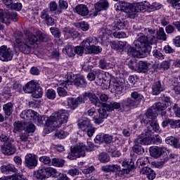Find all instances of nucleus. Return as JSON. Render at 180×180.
Returning a JSON list of instances; mask_svg holds the SVG:
<instances>
[{"mask_svg":"<svg viewBox=\"0 0 180 180\" xmlns=\"http://www.w3.org/2000/svg\"><path fill=\"white\" fill-rule=\"evenodd\" d=\"M37 177L39 179L49 178V167H39L37 171Z\"/></svg>","mask_w":180,"mask_h":180,"instance_id":"nucleus-32","label":"nucleus"},{"mask_svg":"<svg viewBox=\"0 0 180 180\" xmlns=\"http://www.w3.org/2000/svg\"><path fill=\"white\" fill-rule=\"evenodd\" d=\"M127 26V21L118 20L114 24L115 30H122V29H126Z\"/></svg>","mask_w":180,"mask_h":180,"instance_id":"nucleus-49","label":"nucleus"},{"mask_svg":"<svg viewBox=\"0 0 180 180\" xmlns=\"http://www.w3.org/2000/svg\"><path fill=\"white\" fill-rule=\"evenodd\" d=\"M172 110H174L176 117H180V108L178 106V104L174 103L172 104Z\"/></svg>","mask_w":180,"mask_h":180,"instance_id":"nucleus-64","label":"nucleus"},{"mask_svg":"<svg viewBox=\"0 0 180 180\" xmlns=\"http://www.w3.org/2000/svg\"><path fill=\"white\" fill-rule=\"evenodd\" d=\"M48 175L49 178L50 176H53V178H60L63 174L60 173L57 169L53 168V167H48Z\"/></svg>","mask_w":180,"mask_h":180,"instance_id":"nucleus-48","label":"nucleus"},{"mask_svg":"<svg viewBox=\"0 0 180 180\" xmlns=\"http://www.w3.org/2000/svg\"><path fill=\"white\" fill-rule=\"evenodd\" d=\"M68 105L70 106V109H77V108H78V105H79V100H78V98H68Z\"/></svg>","mask_w":180,"mask_h":180,"instance_id":"nucleus-43","label":"nucleus"},{"mask_svg":"<svg viewBox=\"0 0 180 180\" xmlns=\"http://www.w3.org/2000/svg\"><path fill=\"white\" fill-rule=\"evenodd\" d=\"M25 167L33 169L35 167H37V156L33 153H28L25 155Z\"/></svg>","mask_w":180,"mask_h":180,"instance_id":"nucleus-12","label":"nucleus"},{"mask_svg":"<svg viewBox=\"0 0 180 180\" xmlns=\"http://www.w3.org/2000/svg\"><path fill=\"white\" fill-rule=\"evenodd\" d=\"M107 110L108 112H112L114 109H120V106H122V103L117 102H111L109 104L106 103Z\"/></svg>","mask_w":180,"mask_h":180,"instance_id":"nucleus-50","label":"nucleus"},{"mask_svg":"<svg viewBox=\"0 0 180 180\" xmlns=\"http://www.w3.org/2000/svg\"><path fill=\"white\" fill-rule=\"evenodd\" d=\"M143 99H144L143 95L137 91H133L131 94V98H127L122 101V108L127 112L137 108Z\"/></svg>","mask_w":180,"mask_h":180,"instance_id":"nucleus-2","label":"nucleus"},{"mask_svg":"<svg viewBox=\"0 0 180 180\" xmlns=\"http://www.w3.org/2000/svg\"><path fill=\"white\" fill-rule=\"evenodd\" d=\"M55 116H56L58 124L61 126V124L67 123V122H68V117L70 116V114L66 110H60L59 111L55 112Z\"/></svg>","mask_w":180,"mask_h":180,"instance_id":"nucleus-16","label":"nucleus"},{"mask_svg":"<svg viewBox=\"0 0 180 180\" xmlns=\"http://www.w3.org/2000/svg\"><path fill=\"white\" fill-rule=\"evenodd\" d=\"M155 109H156V112L158 113V110H165L167 108V104L164 103H156L153 105Z\"/></svg>","mask_w":180,"mask_h":180,"instance_id":"nucleus-59","label":"nucleus"},{"mask_svg":"<svg viewBox=\"0 0 180 180\" xmlns=\"http://www.w3.org/2000/svg\"><path fill=\"white\" fill-rule=\"evenodd\" d=\"M84 143H79L75 146L70 147V152L68 153L67 158L69 160H77L80 157H85V150H84Z\"/></svg>","mask_w":180,"mask_h":180,"instance_id":"nucleus-7","label":"nucleus"},{"mask_svg":"<svg viewBox=\"0 0 180 180\" xmlns=\"http://www.w3.org/2000/svg\"><path fill=\"white\" fill-rule=\"evenodd\" d=\"M17 47L22 54H30L32 53V46L27 41L22 42L21 44L17 45Z\"/></svg>","mask_w":180,"mask_h":180,"instance_id":"nucleus-21","label":"nucleus"},{"mask_svg":"<svg viewBox=\"0 0 180 180\" xmlns=\"http://www.w3.org/2000/svg\"><path fill=\"white\" fill-rule=\"evenodd\" d=\"M1 172L2 174H6L7 172H18V169L15 168V166L12 164L8 163L7 161L3 162V165L1 167Z\"/></svg>","mask_w":180,"mask_h":180,"instance_id":"nucleus-22","label":"nucleus"},{"mask_svg":"<svg viewBox=\"0 0 180 180\" xmlns=\"http://www.w3.org/2000/svg\"><path fill=\"white\" fill-rule=\"evenodd\" d=\"M78 127L79 130L86 133L88 137H92L94 134H95V131H96V128L92 126L91 123V120L86 117H82L78 121Z\"/></svg>","mask_w":180,"mask_h":180,"instance_id":"nucleus-5","label":"nucleus"},{"mask_svg":"<svg viewBox=\"0 0 180 180\" xmlns=\"http://www.w3.org/2000/svg\"><path fill=\"white\" fill-rule=\"evenodd\" d=\"M24 34L26 37L25 40H27L29 44H34L39 40L37 37H36V35L29 30H25Z\"/></svg>","mask_w":180,"mask_h":180,"instance_id":"nucleus-29","label":"nucleus"},{"mask_svg":"<svg viewBox=\"0 0 180 180\" xmlns=\"http://www.w3.org/2000/svg\"><path fill=\"white\" fill-rule=\"evenodd\" d=\"M163 91H165V86H164V84H161V82H155L152 85L153 95H160Z\"/></svg>","mask_w":180,"mask_h":180,"instance_id":"nucleus-23","label":"nucleus"},{"mask_svg":"<svg viewBox=\"0 0 180 180\" xmlns=\"http://www.w3.org/2000/svg\"><path fill=\"white\" fill-rule=\"evenodd\" d=\"M150 67V63L144 61H139L137 64L138 72H147Z\"/></svg>","mask_w":180,"mask_h":180,"instance_id":"nucleus-34","label":"nucleus"},{"mask_svg":"<svg viewBox=\"0 0 180 180\" xmlns=\"http://www.w3.org/2000/svg\"><path fill=\"white\" fill-rule=\"evenodd\" d=\"M30 136L27 132L20 133L19 135L20 140L17 141L18 144L22 146L23 148H26L27 143L30 141Z\"/></svg>","mask_w":180,"mask_h":180,"instance_id":"nucleus-20","label":"nucleus"},{"mask_svg":"<svg viewBox=\"0 0 180 180\" xmlns=\"http://www.w3.org/2000/svg\"><path fill=\"white\" fill-rule=\"evenodd\" d=\"M102 51L101 46L92 45L91 48L88 50L87 54H99Z\"/></svg>","mask_w":180,"mask_h":180,"instance_id":"nucleus-56","label":"nucleus"},{"mask_svg":"<svg viewBox=\"0 0 180 180\" xmlns=\"http://www.w3.org/2000/svg\"><path fill=\"white\" fill-rule=\"evenodd\" d=\"M98 39L95 37H90L87 38L86 40H84L82 42V46L86 51V54H88V50H91L92 46L98 44Z\"/></svg>","mask_w":180,"mask_h":180,"instance_id":"nucleus-14","label":"nucleus"},{"mask_svg":"<svg viewBox=\"0 0 180 180\" xmlns=\"http://www.w3.org/2000/svg\"><path fill=\"white\" fill-rule=\"evenodd\" d=\"M171 89L176 95H180V82H174L171 85Z\"/></svg>","mask_w":180,"mask_h":180,"instance_id":"nucleus-55","label":"nucleus"},{"mask_svg":"<svg viewBox=\"0 0 180 180\" xmlns=\"http://www.w3.org/2000/svg\"><path fill=\"white\" fill-rule=\"evenodd\" d=\"M134 46L136 49H140V51L142 54L147 56V54H150L151 46L153 45L148 44V38L146 35H141L134 41Z\"/></svg>","mask_w":180,"mask_h":180,"instance_id":"nucleus-3","label":"nucleus"},{"mask_svg":"<svg viewBox=\"0 0 180 180\" xmlns=\"http://www.w3.org/2000/svg\"><path fill=\"white\" fill-rule=\"evenodd\" d=\"M63 33L66 36V34H69L72 36V37H77L78 32L74 30V28H71L69 27H66L63 29Z\"/></svg>","mask_w":180,"mask_h":180,"instance_id":"nucleus-45","label":"nucleus"},{"mask_svg":"<svg viewBox=\"0 0 180 180\" xmlns=\"http://www.w3.org/2000/svg\"><path fill=\"white\" fill-rule=\"evenodd\" d=\"M59 13L61 15L63 11H65L68 8V3L65 0H59L58 5Z\"/></svg>","mask_w":180,"mask_h":180,"instance_id":"nucleus-54","label":"nucleus"},{"mask_svg":"<svg viewBox=\"0 0 180 180\" xmlns=\"http://www.w3.org/2000/svg\"><path fill=\"white\" fill-rule=\"evenodd\" d=\"M75 12L80 16H88L89 13V9L88 6L84 4H79L75 7Z\"/></svg>","mask_w":180,"mask_h":180,"instance_id":"nucleus-26","label":"nucleus"},{"mask_svg":"<svg viewBox=\"0 0 180 180\" xmlns=\"http://www.w3.org/2000/svg\"><path fill=\"white\" fill-rule=\"evenodd\" d=\"M14 130L15 131H23L26 129V122H20L19 121L14 122Z\"/></svg>","mask_w":180,"mask_h":180,"instance_id":"nucleus-47","label":"nucleus"},{"mask_svg":"<svg viewBox=\"0 0 180 180\" xmlns=\"http://www.w3.org/2000/svg\"><path fill=\"white\" fill-rule=\"evenodd\" d=\"M156 40H162L163 41H166L167 40V34H165V31H164L163 27H160L158 30L156 32Z\"/></svg>","mask_w":180,"mask_h":180,"instance_id":"nucleus-42","label":"nucleus"},{"mask_svg":"<svg viewBox=\"0 0 180 180\" xmlns=\"http://www.w3.org/2000/svg\"><path fill=\"white\" fill-rule=\"evenodd\" d=\"M18 17V13L16 12H11L9 10H4L0 8V22L1 23H5V25H11V21L16 22V18ZM5 26L0 23V30H4Z\"/></svg>","mask_w":180,"mask_h":180,"instance_id":"nucleus-4","label":"nucleus"},{"mask_svg":"<svg viewBox=\"0 0 180 180\" xmlns=\"http://www.w3.org/2000/svg\"><path fill=\"white\" fill-rule=\"evenodd\" d=\"M15 140L13 138H11L9 136H8V134L5 132H2L0 135V141H2L3 143H9L11 141Z\"/></svg>","mask_w":180,"mask_h":180,"instance_id":"nucleus-57","label":"nucleus"},{"mask_svg":"<svg viewBox=\"0 0 180 180\" xmlns=\"http://www.w3.org/2000/svg\"><path fill=\"white\" fill-rule=\"evenodd\" d=\"M46 97L48 99H51L53 101V99H56V91L54 89H48L46 91Z\"/></svg>","mask_w":180,"mask_h":180,"instance_id":"nucleus-62","label":"nucleus"},{"mask_svg":"<svg viewBox=\"0 0 180 180\" xmlns=\"http://www.w3.org/2000/svg\"><path fill=\"white\" fill-rule=\"evenodd\" d=\"M64 88L67 87L62 86L60 83V87L57 89L58 96H62L63 98H64V96H67V91L64 89Z\"/></svg>","mask_w":180,"mask_h":180,"instance_id":"nucleus-63","label":"nucleus"},{"mask_svg":"<svg viewBox=\"0 0 180 180\" xmlns=\"http://www.w3.org/2000/svg\"><path fill=\"white\" fill-rule=\"evenodd\" d=\"M165 141L167 144H170V146H173L174 148H179L180 147L179 139L174 136H168L167 138H166Z\"/></svg>","mask_w":180,"mask_h":180,"instance_id":"nucleus-33","label":"nucleus"},{"mask_svg":"<svg viewBox=\"0 0 180 180\" xmlns=\"http://www.w3.org/2000/svg\"><path fill=\"white\" fill-rule=\"evenodd\" d=\"M127 54L130 57H136L137 58H140L144 56V53L140 51V49L137 51L136 48L130 46L127 49Z\"/></svg>","mask_w":180,"mask_h":180,"instance_id":"nucleus-30","label":"nucleus"},{"mask_svg":"<svg viewBox=\"0 0 180 180\" xmlns=\"http://www.w3.org/2000/svg\"><path fill=\"white\" fill-rule=\"evenodd\" d=\"M49 8L44 9L40 13V18L47 26H54V18L49 14Z\"/></svg>","mask_w":180,"mask_h":180,"instance_id":"nucleus-17","label":"nucleus"},{"mask_svg":"<svg viewBox=\"0 0 180 180\" xmlns=\"http://www.w3.org/2000/svg\"><path fill=\"white\" fill-rule=\"evenodd\" d=\"M37 36L41 41H44V43L49 41V36L41 33L40 31L37 32Z\"/></svg>","mask_w":180,"mask_h":180,"instance_id":"nucleus-61","label":"nucleus"},{"mask_svg":"<svg viewBox=\"0 0 180 180\" xmlns=\"http://www.w3.org/2000/svg\"><path fill=\"white\" fill-rule=\"evenodd\" d=\"M63 53L64 54H67L68 57H74L75 56V48L74 46L72 45H67L63 49Z\"/></svg>","mask_w":180,"mask_h":180,"instance_id":"nucleus-40","label":"nucleus"},{"mask_svg":"<svg viewBox=\"0 0 180 180\" xmlns=\"http://www.w3.org/2000/svg\"><path fill=\"white\" fill-rule=\"evenodd\" d=\"M136 12H148V6H146L143 3H136L133 6L131 5L129 13H136Z\"/></svg>","mask_w":180,"mask_h":180,"instance_id":"nucleus-18","label":"nucleus"},{"mask_svg":"<svg viewBox=\"0 0 180 180\" xmlns=\"http://www.w3.org/2000/svg\"><path fill=\"white\" fill-rule=\"evenodd\" d=\"M14 37L17 46H19V44H21L22 43H24L27 41L26 39H25L23 37V32L20 31L15 32L14 33Z\"/></svg>","mask_w":180,"mask_h":180,"instance_id":"nucleus-35","label":"nucleus"},{"mask_svg":"<svg viewBox=\"0 0 180 180\" xmlns=\"http://www.w3.org/2000/svg\"><path fill=\"white\" fill-rule=\"evenodd\" d=\"M134 146L132 147V150L134 153L138 154L139 155H141V154L144 153V148L141 146H149L151 144V141L146 139L142 135H139L134 141Z\"/></svg>","mask_w":180,"mask_h":180,"instance_id":"nucleus-6","label":"nucleus"},{"mask_svg":"<svg viewBox=\"0 0 180 180\" xmlns=\"http://www.w3.org/2000/svg\"><path fill=\"white\" fill-rule=\"evenodd\" d=\"M146 115L148 119H150L151 121L155 120L157 117H158V112H157V109L155 108V107L151 106L148 108V111L146 113Z\"/></svg>","mask_w":180,"mask_h":180,"instance_id":"nucleus-31","label":"nucleus"},{"mask_svg":"<svg viewBox=\"0 0 180 180\" xmlns=\"http://www.w3.org/2000/svg\"><path fill=\"white\" fill-rule=\"evenodd\" d=\"M65 162L63 160H60L57 158L52 159V165L54 167H63Z\"/></svg>","mask_w":180,"mask_h":180,"instance_id":"nucleus-60","label":"nucleus"},{"mask_svg":"<svg viewBox=\"0 0 180 180\" xmlns=\"http://www.w3.org/2000/svg\"><path fill=\"white\" fill-rule=\"evenodd\" d=\"M37 115V112L33 110H27L21 112L20 117L22 119H25V120H34Z\"/></svg>","mask_w":180,"mask_h":180,"instance_id":"nucleus-24","label":"nucleus"},{"mask_svg":"<svg viewBox=\"0 0 180 180\" xmlns=\"http://www.w3.org/2000/svg\"><path fill=\"white\" fill-rule=\"evenodd\" d=\"M149 151L151 157L159 158V157H161L162 154H165V151H167V149L165 148L155 146L154 148H150Z\"/></svg>","mask_w":180,"mask_h":180,"instance_id":"nucleus-19","label":"nucleus"},{"mask_svg":"<svg viewBox=\"0 0 180 180\" xmlns=\"http://www.w3.org/2000/svg\"><path fill=\"white\" fill-rule=\"evenodd\" d=\"M122 167H124L123 169L125 174H129L130 171H132L134 169V168H136L134 166V162H132L131 160L130 162H123Z\"/></svg>","mask_w":180,"mask_h":180,"instance_id":"nucleus-37","label":"nucleus"},{"mask_svg":"<svg viewBox=\"0 0 180 180\" xmlns=\"http://www.w3.org/2000/svg\"><path fill=\"white\" fill-rule=\"evenodd\" d=\"M49 11L51 12V13H54V15H60L58 4H57L56 1H51L49 4Z\"/></svg>","mask_w":180,"mask_h":180,"instance_id":"nucleus-39","label":"nucleus"},{"mask_svg":"<svg viewBox=\"0 0 180 180\" xmlns=\"http://www.w3.org/2000/svg\"><path fill=\"white\" fill-rule=\"evenodd\" d=\"M25 133H27V134H30V133H34V130H36V127L33 123L30 122H25Z\"/></svg>","mask_w":180,"mask_h":180,"instance_id":"nucleus-52","label":"nucleus"},{"mask_svg":"<svg viewBox=\"0 0 180 180\" xmlns=\"http://www.w3.org/2000/svg\"><path fill=\"white\" fill-rule=\"evenodd\" d=\"M13 143H15V140L6 142L1 146V153L4 155H13L16 153V147Z\"/></svg>","mask_w":180,"mask_h":180,"instance_id":"nucleus-11","label":"nucleus"},{"mask_svg":"<svg viewBox=\"0 0 180 180\" xmlns=\"http://www.w3.org/2000/svg\"><path fill=\"white\" fill-rule=\"evenodd\" d=\"M67 136H68V132L61 129L57 130L55 133V136L58 137V139H60V140L65 139Z\"/></svg>","mask_w":180,"mask_h":180,"instance_id":"nucleus-58","label":"nucleus"},{"mask_svg":"<svg viewBox=\"0 0 180 180\" xmlns=\"http://www.w3.org/2000/svg\"><path fill=\"white\" fill-rule=\"evenodd\" d=\"M13 58V51L8 46L3 45L0 47V60L1 61H12Z\"/></svg>","mask_w":180,"mask_h":180,"instance_id":"nucleus-10","label":"nucleus"},{"mask_svg":"<svg viewBox=\"0 0 180 180\" xmlns=\"http://www.w3.org/2000/svg\"><path fill=\"white\" fill-rule=\"evenodd\" d=\"M3 110L6 116H11L13 112V104L12 103H7L3 105Z\"/></svg>","mask_w":180,"mask_h":180,"instance_id":"nucleus-46","label":"nucleus"},{"mask_svg":"<svg viewBox=\"0 0 180 180\" xmlns=\"http://www.w3.org/2000/svg\"><path fill=\"white\" fill-rule=\"evenodd\" d=\"M96 11L101 12V11H106L109 8V2L107 0H100L94 5Z\"/></svg>","mask_w":180,"mask_h":180,"instance_id":"nucleus-28","label":"nucleus"},{"mask_svg":"<svg viewBox=\"0 0 180 180\" xmlns=\"http://www.w3.org/2000/svg\"><path fill=\"white\" fill-rule=\"evenodd\" d=\"M127 42L126 41H118L116 42L115 41L111 42V47L114 49V50H123V49H124V46H126Z\"/></svg>","mask_w":180,"mask_h":180,"instance_id":"nucleus-44","label":"nucleus"},{"mask_svg":"<svg viewBox=\"0 0 180 180\" xmlns=\"http://www.w3.org/2000/svg\"><path fill=\"white\" fill-rule=\"evenodd\" d=\"M103 84L106 85V88H109L111 85L117 95H122V94H123V84L116 79H112L111 80L104 79V82H103Z\"/></svg>","mask_w":180,"mask_h":180,"instance_id":"nucleus-9","label":"nucleus"},{"mask_svg":"<svg viewBox=\"0 0 180 180\" xmlns=\"http://www.w3.org/2000/svg\"><path fill=\"white\" fill-rule=\"evenodd\" d=\"M88 98L93 105H95V106H97L98 108H101V105H102V103L99 101V98L96 95H95V94L89 93Z\"/></svg>","mask_w":180,"mask_h":180,"instance_id":"nucleus-36","label":"nucleus"},{"mask_svg":"<svg viewBox=\"0 0 180 180\" xmlns=\"http://www.w3.org/2000/svg\"><path fill=\"white\" fill-rule=\"evenodd\" d=\"M46 127L51 129V131L56 130L57 127H60V125L58 124V120H57V117L55 113H53L49 117H48L46 122Z\"/></svg>","mask_w":180,"mask_h":180,"instance_id":"nucleus-15","label":"nucleus"},{"mask_svg":"<svg viewBox=\"0 0 180 180\" xmlns=\"http://www.w3.org/2000/svg\"><path fill=\"white\" fill-rule=\"evenodd\" d=\"M65 77L66 80L61 83V86H65L66 89H68L70 85H75L79 88H85L86 86V80L84 75L69 73Z\"/></svg>","mask_w":180,"mask_h":180,"instance_id":"nucleus-1","label":"nucleus"},{"mask_svg":"<svg viewBox=\"0 0 180 180\" xmlns=\"http://www.w3.org/2000/svg\"><path fill=\"white\" fill-rule=\"evenodd\" d=\"M160 131V125L157 123V120H152L150 124L147 127L146 129L143 130L141 136L147 139L149 141H151V136L154 133Z\"/></svg>","mask_w":180,"mask_h":180,"instance_id":"nucleus-8","label":"nucleus"},{"mask_svg":"<svg viewBox=\"0 0 180 180\" xmlns=\"http://www.w3.org/2000/svg\"><path fill=\"white\" fill-rule=\"evenodd\" d=\"M145 32L148 38V44L153 45V47H157V38L155 37V29L148 27L145 29Z\"/></svg>","mask_w":180,"mask_h":180,"instance_id":"nucleus-13","label":"nucleus"},{"mask_svg":"<svg viewBox=\"0 0 180 180\" xmlns=\"http://www.w3.org/2000/svg\"><path fill=\"white\" fill-rule=\"evenodd\" d=\"M118 9L120 11H124L127 13H130V9H131V4L126 1H120L119 5L117 6Z\"/></svg>","mask_w":180,"mask_h":180,"instance_id":"nucleus-38","label":"nucleus"},{"mask_svg":"<svg viewBox=\"0 0 180 180\" xmlns=\"http://www.w3.org/2000/svg\"><path fill=\"white\" fill-rule=\"evenodd\" d=\"M32 98H35V99H39V98H41L43 96V89L41 87L37 86V89H34L32 93Z\"/></svg>","mask_w":180,"mask_h":180,"instance_id":"nucleus-51","label":"nucleus"},{"mask_svg":"<svg viewBox=\"0 0 180 180\" xmlns=\"http://www.w3.org/2000/svg\"><path fill=\"white\" fill-rule=\"evenodd\" d=\"M98 159L103 163L109 162L110 161V157L108 153L103 152L98 155Z\"/></svg>","mask_w":180,"mask_h":180,"instance_id":"nucleus-53","label":"nucleus"},{"mask_svg":"<svg viewBox=\"0 0 180 180\" xmlns=\"http://www.w3.org/2000/svg\"><path fill=\"white\" fill-rule=\"evenodd\" d=\"M140 173L142 174V175H146V177L148 178V179H150V180L155 179V176H156L155 172L150 167H142V169L140 171Z\"/></svg>","mask_w":180,"mask_h":180,"instance_id":"nucleus-25","label":"nucleus"},{"mask_svg":"<svg viewBox=\"0 0 180 180\" xmlns=\"http://www.w3.org/2000/svg\"><path fill=\"white\" fill-rule=\"evenodd\" d=\"M39 86V83L31 81L26 84L25 87L23 88V91L25 94H32Z\"/></svg>","mask_w":180,"mask_h":180,"instance_id":"nucleus-27","label":"nucleus"},{"mask_svg":"<svg viewBox=\"0 0 180 180\" xmlns=\"http://www.w3.org/2000/svg\"><path fill=\"white\" fill-rule=\"evenodd\" d=\"M102 106L100 109L98 110V112L99 113V117L103 119H106L108 116V106L106 105V103H102L101 105Z\"/></svg>","mask_w":180,"mask_h":180,"instance_id":"nucleus-41","label":"nucleus"}]
</instances>
